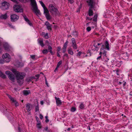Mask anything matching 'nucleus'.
Listing matches in <instances>:
<instances>
[{
  "label": "nucleus",
  "instance_id": "f257e3e1",
  "mask_svg": "<svg viewBox=\"0 0 132 132\" xmlns=\"http://www.w3.org/2000/svg\"><path fill=\"white\" fill-rule=\"evenodd\" d=\"M12 71L15 75L17 82L20 84H22L23 83V78L25 77L24 73L19 72L15 69H13Z\"/></svg>",
  "mask_w": 132,
  "mask_h": 132
},
{
  "label": "nucleus",
  "instance_id": "f03ea898",
  "mask_svg": "<svg viewBox=\"0 0 132 132\" xmlns=\"http://www.w3.org/2000/svg\"><path fill=\"white\" fill-rule=\"evenodd\" d=\"M32 6V10H33L37 15L40 14V12L38 9L36 2L35 0H30Z\"/></svg>",
  "mask_w": 132,
  "mask_h": 132
},
{
  "label": "nucleus",
  "instance_id": "7ed1b4c3",
  "mask_svg": "<svg viewBox=\"0 0 132 132\" xmlns=\"http://www.w3.org/2000/svg\"><path fill=\"white\" fill-rule=\"evenodd\" d=\"M87 2L88 6H89L88 11V15L89 16L92 15L93 14V12L92 9L94 7V2L93 0H87Z\"/></svg>",
  "mask_w": 132,
  "mask_h": 132
},
{
  "label": "nucleus",
  "instance_id": "20e7f679",
  "mask_svg": "<svg viewBox=\"0 0 132 132\" xmlns=\"http://www.w3.org/2000/svg\"><path fill=\"white\" fill-rule=\"evenodd\" d=\"M50 12L53 14L56 15L58 14V12L57 9L52 4L49 5L48 8Z\"/></svg>",
  "mask_w": 132,
  "mask_h": 132
},
{
  "label": "nucleus",
  "instance_id": "39448f33",
  "mask_svg": "<svg viewBox=\"0 0 132 132\" xmlns=\"http://www.w3.org/2000/svg\"><path fill=\"white\" fill-rule=\"evenodd\" d=\"M2 57L5 62L6 63L9 62L11 61V56L7 53H6L3 54L2 55Z\"/></svg>",
  "mask_w": 132,
  "mask_h": 132
},
{
  "label": "nucleus",
  "instance_id": "423d86ee",
  "mask_svg": "<svg viewBox=\"0 0 132 132\" xmlns=\"http://www.w3.org/2000/svg\"><path fill=\"white\" fill-rule=\"evenodd\" d=\"M5 73L8 76V77L11 80L14 82L15 81V77L14 75L12 74L11 72L10 71H7L5 72Z\"/></svg>",
  "mask_w": 132,
  "mask_h": 132
},
{
  "label": "nucleus",
  "instance_id": "0eeeda50",
  "mask_svg": "<svg viewBox=\"0 0 132 132\" xmlns=\"http://www.w3.org/2000/svg\"><path fill=\"white\" fill-rule=\"evenodd\" d=\"M9 4L7 2H4L2 4L1 8L3 10H7L9 8Z\"/></svg>",
  "mask_w": 132,
  "mask_h": 132
},
{
  "label": "nucleus",
  "instance_id": "6e6552de",
  "mask_svg": "<svg viewBox=\"0 0 132 132\" xmlns=\"http://www.w3.org/2000/svg\"><path fill=\"white\" fill-rule=\"evenodd\" d=\"M19 19V16L15 14H12L11 16V20L12 21H14L17 20Z\"/></svg>",
  "mask_w": 132,
  "mask_h": 132
},
{
  "label": "nucleus",
  "instance_id": "1a4fd4ad",
  "mask_svg": "<svg viewBox=\"0 0 132 132\" xmlns=\"http://www.w3.org/2000/svg\"><path fill=\"white\" fill-rule=\"evenodd\" d=\"M8 96L12 102L15 104V106H17L19 105V103L10 95H9Z\"/></svg>",
  "mask_w": 132,
  "mask_h": 132
},
{
  "label": "nucleus",
  "instance_id": "9d476101",
  "mask_svg": "<svg viewBox=\"0 0 132 132\" xmlns=\"http://www.w3.org/2000/svg\"><path fill=\"white\" fill-rule=\"evenodd\" d=\"M23 16L25 20L27 22L30 26H32V23L28 19L27 16L24 15H23Z\"/></svg>",
  "mask_w": 132,
  "mask_h": 132
},
{
  "label": "nucleus",
  "instance_id": "9b49d317",
  "mask_svg": "<svg viewBox=\"0 0 132 132\" xmlns=\"http://www.w3.org/2000/svg\"><path fill=\"white\" fill-rule=\"evenodd\" d=\"M13 8L14 10L16 12H21L22 11L17 6H14Z\"/></svg>",
  "mask_w": 132,
  "mask_h": 132
},
{
  "label": "nucleus",
  "instance_id": "f8f14e48",
  "mask_svg": "<svg viewBox=\"0 0 132 132\" xmlns=\"http://www.w3.org/2000/svg\"><path fill=\"white\" fill-rule=\"evenodd\" d=\"M104 45H103L102 46V47L100 49V51L102 52V53L104 56L106 55V51H105V48L104 47Z\"/></svg>",
  "mask_w": 132,
  "mask_h": 132
},
{
  "label": "nucleus",
  "instance_id": "ddd939ff",
  "mask_svg": "<svg viewBox=\"0 0 132 132\" xmlns=\"http://www.w3.org/2000/svg\"><path fill=\"white\" fill-rule=\"evenodd\" d=\"M7 14L6 13L4 14H2L0 16V19H6L7 18Z\"/></svg>",
  "mask_w": 132,
  "mask_h": 132
},
{
  "label": "nucleus",
  "instance_id": "4468645a",
  "mask_svg": "<svg viewBox=\"0 0 132 132\" xmlns=\"http://www.w3.org/2000/svg\"><path fill=\"white\" fill-rule=\"evenodd\" d=\"M104 46H105V49H107L108 50H109L110 48L109 47V44L107 41H106L105 43Z\"/></svg>",
  "mask_w": 132,
  "mask_h": 132
},
{
  "label": "nucleus",
  "instance_id": "2eb2a0df",
  "mask_svg": "<svg viewBox=\"0 0 132 132\" xmlns=\"http://www.w3.org/2000/svg\"><path fill=\"white\" fill-rule=\"evenodd\" d=\"M55 98L56 100V102L57 104V105H61L62 104V102L60 100V98H57L56 97H55Z\"/></svg>",
  "mask_w": 132,
  "mask_h": 132
},
{
  "label": "nucleus",
  "instance_id": "dca6fc26",
  "mask_svg": "<svg viewBox=\"0 0 132 132\" xmlns=\"http://www.w3.org/2000/svg\"><path fill=\"white\" fill-rule=\"evenodd\" d=\"M31 104L29 103H27L26 105V109L27 110L28 112L30 111L31 110L30 109V106Z\"/></svg>",
  "mask_w": 132,
  "mask_h": 132
},
{
  "label": "nucleus",
  "instance_id": "f3484780",
  "mask_svg": "<svg viewBox=\"0 0 132 132\" xmlns=\"http://www.w3.org/2000/svg\"><path fill=\"white\" fill-rule=\"evenodd\" d=\"M23 93L24 95L27 96L30 93V90H23Z\"/></svg>",
  "mask_w": 132,
  "mask_h": 132
},
{
  "label": "nucleus",
  "instance_id": "a211bd4d",
  "mask_svg": "<svg viewBox=\"0 0 132 132\" xmlns=\"http://www.w3.org/2000/svg\"><path fill=\"white\" fill-rule=\"evenodd\" d=\"M38 43L40 44V45L42 47H43L44 45L43 44V41L42 40L39 39L38 40Z\"/></svg>",
  "mask_w": 132,
  "mask_h": 132
},
{
  "label": "nucleus",
  "instance_id": "6ab92c4d",
  "mask_svg": "<svg viewBox=\"0 0 132 132\" xmlns=\"http://www.w3.org/2000/svg\"><path fill=\"white\" fill-rule=\"evenodd\" d=\"M3 46L6 50H8L9 48V46L7 44L5 43L3 45Z\"/></svg>",
  "mask_w": 132,
  "mask_h": 132
},
{
  "label": "nucleus",
  "instance_id": "aec40b11",
  "mask_svg": "<svg viewBox=\"0 0 132 132\" xmlns=\"http://www.w3.org/2000/svg\"><path fill=\"white\" fill-rule=\"evenodd\" d=\"M45 15L47 20H50L51 19V17L49 13L47 14H46Z\"/></svg>",
  "mask_w": 132,
  "mask_h": 132
},
{
  "label": "nucleus",
  "instance_id": "412c9836",
  "mask_svg": "<svg viewBox=\"0 0 132 132\" xmlns=\"http://www.w3.org/2000/svg\"><path fill=\"white\" fill-rule=\"evenodd\" d=\"M43 9L44 10V13L45 14L49 13V11L46 7Z\"/></svg>",
  "mask_w": 132,
  "mask_h": 132
},
{
  "label": "nucleus",
  "instance_id": "4be33fe9",
  "mask_svg": "<svg viewBox=\"0 0 132 132\" xmlns=\"http://www.w3.org/2000/svg\"><path fill=\"white\" fill-rule=\"evenodd\" d=\"M0 77L4 79L6 78L5 75L0 71Z\"/></svg>",
  "mask_w": 132,
  "mask_h": 132
},
{
  "label": "nucleus",
  "instance_id": "5701e85b",
  "mask_svg": "<svg viewBox=\"0 0 132 132\" xmlns=\"http://www.w3.org/2000/svg\"><path fill=\"white\" fill-rule=\"evenodd\" d=\"M68 53L71 55H72L73 54V52L71 48H70L68 50Z\"/></svg>",
  "mask_w": 132,
  "mask_h": 132
},
{
  "label": "nucleus",
  "instance_id": "b1692460",
  "mask_svg": "<svg viewBox=\"0 0 132 132\" xmlns=\"http://www.w3.org/2000/svg\"><path fill=\"white\" fill-rule=\"evenodd\" d=\"M85 107L83 103H81L80 105L79 108L81 109H84Z\"/></svg>",
  "mask_w": 132,
  "mask_h": 132
},
{
  "label": "nucleus",
  "instance_id": "393cba45",
  "mask_svg": "<svg viewBox=\"0 0 132 132\" xmlns=\"http://www.w3.org/2000/svg\"><path fill=\"white\" fill-rule=\"evenodd\" d=\"M52 24H50L48 26H47V28L49 30L51 31L52 30Z\"/></svg>",
  "mask_w": 132,
  "mask_h": 132
},
{
  "label": "nucleus",
  "instance_id": "a878e982",
  "mask_svg": "<svg viewBox=\"0 0 132 132\" xmlns=\"http://www.w3.org/2000/svg\"><path fill=\"white\" fill-rule=\"evenodd\" d=\"M37 106H36L35 108V111L37 112V111H39V107H38V102L37 104Z\"/></svg>",
  "mask_w": 132,
  "mask_h": 132
},
{
  "label": "nucleus",
  "instance_id": "bb28decb",
  "mask_svg": "<svg viewBox=\"0 0 132 132\" xmlns=\"http://www.w3.org/2000/svg\"><path fill=\"white\" fill-rule=\"evenodd\" d=\"M76 110V108L74 107H72L71 109L70 110L72 112H74Z\"/></svg>",
  "mask_w": 132,
  "mask_h": 132
},
{
  "label": "nucleus",
  "instance_id": "cd10ccee",
  "mask_svg": "<svg viewBox=\"0 0 132 132\" xmlns=\"http://www.w3.org/2000/svg\"><path fill=\"white\" fill-rule=\"evenodd\" d=\"M40 3V4L41 5H42V7H43V8H44L45 7H46V6L45 5V4H44L43 3L42 1H39Z\"/></svg>",
  "mask_w": 132,
  "mask_h": 132
},
{
  "label": "nucleus",
  "instance_id": "c85d7f7f",
  "mask_svg": "<svg viewBox=\"0 0 132 132\" xmlns=\"http://www.w3.org/2000/svg\"><path fill=\"white\" fill-rule=\"evenodd\" d=\"M23 65L20 62H18V64H17L16 66L18 67H22Z\"/></svg>",
  "mask_w": 132,
  "mask_h": 132
},
{
  "label": "nucleus",
  "instance_id": "c756f323",
  "mask_svg": "<svg viewBox=\"0 0 132 132\" xmlns=\"http://www.w3.org/2000/svg\"><path fill=\"white\" fill-rule=\"evenodd\" d=\"M76 44H72V46L73 47V48L75 49H76L77 48V47Z\"/></svg>",
  "mask_w": 132,
  "mask_h": 132
},
{
  "label": "nucleus",
  "instance_id": "7c9ffc66",
  "mask_svg": "<svg viewBox=\"0 0 132 132\" xmlns=\"http://www.w3.org/2000/svg\"><path fill=\"white\" fill-rule=\"evenodd\" d=\"M48 52V51L47 49L44 50L43 51V53L44 54H47Z\"/></svg>",
  "mask_w": 132,
  "mask_h": 132
},
{
  "label": "nucleus",
  "instance_id": "2f4dec72",
  "mask_svg": "<svg viewBox=\"0 0 132 132\" xmlns=\"http://www.w3.org/2000/svg\"><path fill=\"white\" fill-rule=\"evenodd\" d=\"M5 62L4 60L3 59H0V64H2Z\"/></svg>",
  "mask_w": 132,
  "mask_h": 132
},
{
  "label": "nucleus",
  "instance_id": "473e14b6",
  "mask_svg": "<svg viewBox=\"0 0 132 132\" xmlns=\"http://www.w3.org/2000/svg\"><path fill=\"white\" fill-rule=\"evenodd\" d=\"M30 57L33 60H35L36 59L35 58V56L34 55H32L30 56Z\"/></svg>",
  "mask_w": 132,
  "mask_h": 132
},
{
  "label": "nucleus",
  "instance_id": "72a5a7b5",
  "mask_svg": "<svg viewBox=\"0 0 132 132\" xmlns=\"http://www.w3.org/2000/svg\"><path fill=\"white\" fill-rule=\"evenodd\" d=\"M62 63V61H59L58 63L57 64L56 67H59L60 66V65Z\"/></svg>",
  "mask_w": 132,
  "mask_h": 132
},
{
  "label": "nucleus",
  "instance_id": "f704fd0d",
  "mask_svg": "<svg viewBox=\"0 0 132 132\" xmlns=\"http://www.w3.org/2000/svg\"><path fill=\"white\" fill-rule=\"evenodd\" d=\"M71 40L72 44H76L75 40L74 38H72L71 39Z\"/></svg>",
  "mask_w": 132,
  "mask_h": 132
},
{
  "label": "nucleus",
  "instance_id": "c9c22d12",
  "mask_svg": "<svg viewBox=\"0 0 132 132\" xmlns=\"http://www.w3.org/2000/svg\"><path fill=\"white\" fill-rule=\"evenodd\" d=\"M68 42L67 41L64 44L63 47L67 48V45L68 44Z\"/></svg>",
  "mask_w": 132,
  "mask_h": 132
},
{
  "label": "nucleus",
  "instance_id": "e433bc0d",
  "mask_svg": "<svg viewBox=\"0 0 132 132\" xmlns=\"http://www.w3.org/2000/svg\"><path fill=\"white\" fill-rule=\"evenodd\" d=\"M37 125L38 126L37 127L39 128H41V127L40 126V122H39L38 123H37Z\"/></svg>",
  "mask_w": 132,
  "mask_h": 132
},
{
  "label": "nucleus",
  "instance_id": "4c0bfd02",
  "mask_svg": "<svg viewBox=\"0 0 132 132\" xmlns=\"http://www.w3.org/2000/svg\"><path fill=\"white\" fill-rule=\"evenodd\" d=\"M67 48L63 47L62 48L63 51L62 52L63 53H64L66 51V49Z\"/></svg>",
  "mask_w": 132,
  "mask_h": 132
},
{
  "label": "nucleus",
  "instance_id": "58836bf2",
  "mask_svg": "<svg viewBox=\"0 0 132 132\" xmlns=\"http://www.w3.org/2000/svg\"><path fill=\"white\" fill-rule=\"evenodd\" d=\"M48 117L47 116H46L45 117V118L46 119L45 121L46 123L48 122L49 120L48 119Z\"/></svg>",
  "mask_w": 132,
  "mask_h": 132
},
{
  "label": "nucleus",
  "instance_id": "ea45409f",
  "mask_svg": "<svg viewBox=\"0 0 132 132\" xmlns=\"http://www.w3.org/2000/svg\"><path fill=\"white\" fill-rule=\"evenodd\" d=\"M45 38L46 39H47L48 38V34L47 33H46V34L45 35H44Z\"/></svg>",
  "mask_w": 132,
  "mask_h": 132
},
{
  "label": "nucleus",
  "instance_id": "a19ab883",
  "mask_svg": "<svg viewBox=\"0 0 132 132\" xmlns=\"http://www.w3.org/2000/svg\"><path fill=\"white\" fill-rule=\"evenodd\" d=\"M87 30L89 32L91 30V28L90 27H88L87 28Z\"/></svg>",
  "mask_w": 132,
  "mask_h": 132
},
{
  "label": "nucleus",
  "instance_id": "79ce46f5",
  "mask_svg": "<svg viewBox=\"0 0 132 132\" xmlns=\"http://www.w3.org/2000/svg\"><path fill=\"white\" fill-rule=\"evenodd\" d=\"M45 24L46 26H48L49 25H50V24H51L48 21H46L45 22Z\"/></svg>",
  "mask_w": 132,
  "mask_h": 132
},
{
  "label": "nucleus",
  "instance_id": "37998d69",
  "mask_svg": "<svg viewBox=\"0 0 132 132\" xmlns=\"http://www.w3.org/2000/svg\"><path fill=\"white\" fill-rule=\"evenodd\" d=\"M48 130H48V128L47 127H46L44 128V131H45V132L46 131H47Z\"/></svg>",
  "mask_w": 132,
  "mask_h": 132
},
{
  "label": "nucleus",
  "instance_id": "c03bdc74",
  "mask_svg": "<svg viewBox=\"0 0 132 132\" xmlns=\"http://www.w3.org/2000/svg\"><path fill=\"white\" fill-rule=\"evenodd\" d=\"M61 48L60 47H57V52H59L61 50Z\"/></svg>",
  "mask_w": 132,
  "mask_h": 132
},
{
  "label": "nucleus",
  "instance_id": "a18cd8bd",
  "mask_svg": "<svg viewBox=\"0 0 132 132\" xmlns=\"http://www.w3.org/2000/svg\"><path fill=\"white\" fill-rule=\"evenodd\" d=\"M52 48L51 46H49L48 47V50L50 51V50H52Z\"/></svg>",
  "mask_w": 132,
  "mask_h": 132
},
{
  "label": "nucleus",
  "instance_id": "49530a36",
  "mask_svg": "<svg viewBox=\"0 0 132 132\" xmlns=\"http://www.w3.org/2000/svg\"><path fill=\"white\" fill-rule=\"evenodd\" d=\"M39 118L41 119H43V116L41 114H40L39 115Z\"/></svg>",
  "mask_w": 132,
  "mask_h": 132
},
{
  "label": "nucleus",
  "instance_id": "de8ad7c7",
  "mask_svg": "<svg viewBox=\"0 0 132 132\" xmlns=\"http://www.w3.org/2000/svg\"><path fill=\"white\" fill-rule=\"evenodd\" d=\"M81 53H82V52L81 51H80L79 52H78L77 54V55L78 56V55L79 56H80Z\"/></svg>",
  "mask_w": 132,
  "mask_h": 132
},
{
  "label": "nucleus",
  "instance_id": "09e8293b",
  "mask_svg": "<svg viewBox=\"0 0 132 132\" xmlns=\"http://www.w3.org/2000/svg\"><path fill=\"white\" fill-rule=\"evenodd\" d=\"M69 2L70 3H73V0H68Z\"/></svg>",
  "mask_w": 132,
  "mask_h": 132
},
{
  "label": "nucleus",
  "instance_id": "8fccbe9b",
  "mask_svg": "<svg viewBox=\"0 0 132 132\" xmlns=\"http://www.w3.org/2000/svg\"><path fill=\"white\" fill-rule=\"evenodd\" d=\"M97 18H93V20L95 22H96L97 21Z\"/></svg>",
  "mask_w": 132,
  "mask_h": 132
},
{
  "label": "nucleus",
  "instance_id": "3c124183",
  "mask_svg": "<svg viewBox=\"0 0 132 132\" xmlns=\"http://www.w3.org/2000/svg\"><path fill=\"white\" fill-rule=\"evenodd\" d=\"M39 74L36 75H35L36 77H37V78H38L39 77Z\"/></svg>",
  "mask_w": 132,
  "mask_h": 132
},
{
  "label": "nucleus",
  "instance_id": "603ef678",
  "mask_svg": "<svg viewBox=\"0 0 132 132\" xmlns=\"http://www.w3.org/2000/svg\"><path fill=\"white\" fill-rule=\"evenodd\" d=\"M45 84H46L47 86H48V84L47 83V80L46 79H45Z\"/></svg>",
  "mask_w": 132,
  "mask_h": 132
},
{
  "label": "nucleus",
  "instance_id": "864d4df0",
  "mask_svg": "<svg viewBox=\"0 0 132 132\" xmlns=\"http://www.w3.org/2000/svg\"><path fill=\"white\" fill-rule=\"evenodd\" d=\"M57 56H58L59 57H60V55L59 54V53H58V52H57Z\"/></svg>",
  "mask_w": 132,
  "mask_h": 132
},
{
  "label": "nucleus",
  "instance_id": "5fc2aeb1",
  "mask_svg": "<svg viewBox=\"0 0 132 132\" xmlns=\"http://www.w3.org/2000/svg\"><path fill=\"white\" fill-rule=\"evenodd\" d=\"M59 67H56L54 71L55 72H56V71L57 70V69Z\"/></svg>",
  "mask_w": 132,
  "mask_h": 132
},
{
  "label": "nucleus",
  "instance_id": "6e6d98bb",
  "mask_svg": "<svg viewBox=\"0 0 132 132\" xmlns=\"http://www.w3.org/2000/svg\"><path fill=\"white\" fill-rule=\"evenodd\" d=\"M81 4L80 5V6L79 7V9L80 10V9L81 8Z\"/></svg>",
  "mask_w": 132,
  "mask_h": 132
},
{
  "label": "nucleus",
  "instance_id": "4d7b16f0",
  "mask_svg": "<svg viewBox=\"0 0 132 132\" xmlns=\"http://www.w3.org/2000/svg\"><path fill=\"white\" fill-rule=\"evenodd\" d=\"M49 52H50V53L52 54H53V52L51 50H50L49 51Z\"/></svg>",
  "mask_w": 132,
  "mask_h": 132
},
{
  "label": "nucleus",
  "instance_id": "13d9d810",
  "mask_svg": "<svg viewBox=\"0 0 132 132\" xmlns=\"http://www.w3.org/2000/svg\"><path fill=\"white\" fill-rule=\"evenodd\" d=\"M101 56L100 55V56H99L97 58V59L98 60V59H100V58H101Z\"/></svg>",
  "mask_w": 132,
  "mask_h": 132
},
{
  "label": "nucleus",
  "instance_id": "bf43d9fd",
  "mask_svg": "<svg viewBox=\"0 0 132 132\" xmlns=\"http://www.w3.org/2000/svg\"><path fill=\"white\" fill-rule=\"evenodd\" d=\"M94 18H97V15H94Z\"/></svg>",
  "mask_w": 132,
  "mask_h": 132
},
{
  "label": "nucleus",
  "instance_id": "052dcab7",
  "mask_svg": "<svg viewBox=\"0 0 132 132\" xmlns=\"http://www.w3.org/2000/svg\"><path fill=\"white\" fill-rule=\"evenodd\" d=\"M64 56H66L67 57H68V54H65L64 55Z\"/></svg>",
  "mask_w": 132,
  "mask_h": 132
},
{
  "label": "nucleus",
  "instance_id": "680f3d73",
  "mask_svg": "<svg viewBox=\"0 0 132 132\" xmlns=\"http://www.w3.org/2000/svg\"><path fill=\"white\" fill-rule=\"evenodd\" d=\"M70 129L71 128H69L67 129V130L68 131H69L70 130Z\"/></svg>",
  "mask_w": 132,
  "mask_h": 132
},
{
  "label": "nucleus",
  "instance_id": "e2e57ef3",
  "mask_svg": "<svg viewBox=\"0 0 132 132\" xmlns=\"http://www.w3.org/2000/svg\"><path fill=\"white\" fill-rule=\"evenodd\" d=\"M86 19H90V18L87 16L86 17Z\"/></svg>",
  "mask_w": 132,
  "mask_h": 132
},
{
  "label": "nucleus",
  "instance_id": "0e129e2a",
  "mask_svg": "<svg viewBox=\"0 0 132 132\" xmlns=\"http://www.w3.org/2000/svg\"><path fill=\"white\" fill-rule=\"evenodd\" d=\"M126 56L127 57H128V54L127 52H126Z\"/></svg>",
  "mask_w": 132,
  "mask_h": 132
},
{
  "label": "nucleus",
  "instance_id": "69168bd1",
  "mask_svg": "<svg viewBox=\"0 0 132 132\" xmlns=\"http://www.w3.org/2000/svg\"><path fill=\"white\" fill-rule=\"evenodd\" d=\"M126 82H125L123 84V86H125L126 85Z\"/></svg>",
  "mask_w": 132,
  "mask_h": 132
},
{
  "label": "nucleus",
  "instance_id": "338daca9",
  "mask_svg": "<svg viewBox=\"0 0 132 132\" xmlns=\"http://www.w3.org/2000/svg\"><path fill=\"white\" fill-rule=\"evenodd\" d=\"M40 103L41 104H42V105H43V102L42 101H41L40 102Z\"/></svg>",
  "mask_w": 132,
  "mask_h": 132
},
{
  "label": "nucleus",
  "instance_id": "774afa93",
  "mask_svg": "<svg viewBox=\"0 0 132 132\" xmlns=\"http://www.w3.org/2000/svg\"><path fill=\"white\" fill-rule=\"evenodd\" d=\"M44 132H51V131L50 130H48L47 131H46L45 132V131H44Z\"/></svg>",
  "mask_w": 132,
  "mask_h": 132
}]
</instances>
